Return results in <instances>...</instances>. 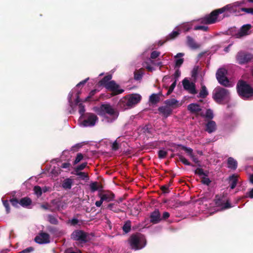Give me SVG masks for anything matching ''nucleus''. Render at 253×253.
<instances>
[{
    "instance_id": "864d4df0",
    "label": "nucleus",
    "mask_w": 253,
    "mask_h": 253,
    "mask_svg": "<svg viewBox=\"0 0 253 253\" xmlns=\"http://www.w3.org/2000/svg\"><path fill=\"white\" fill-rule=\"evenodd\" d=\"M11 205L15 207H18V205L19 204V201L16 198H13L10 200Z\"/></svg>"
},
{
    "instance_id": "4d7b16f0",
    "label": "nucleus",
    "mask_w": 253,
    "mask_h": 253,
    "mask_svg": "<svg viewBox=\"0 0 253 253\" xmlns=\"http://www.w3.org/2000/svg\"><path fill=\"white\" fill-rule=\"evenodd\" d=\"M209 28L206 26H196L194 27V30H202L203 31H207Z\"/></svg>"
},
{
    "instance_id": "0eeeda50",
    "label": "nucleus",
    "mask_w": 253,
    "mask_h": 253,
    "mask_svg": "<svg viewBox=\"0 0 253 253\" xmlns=\"http://www.w3.org/2000/svg\"><path fill=\"white\" fill-rule=\"evenodd\" d=\"M253 59L252 54L245 51L238 52L236 56L237 62L240 65L247 64L251 62Z\"/></svg>"
},
{
    "instance_id": "052dcab7",
    "label": "nucleus",
    "mask_w": 253,
    "mask_h": 253,
    "mask_svg": "<svg viewBox=\"0 0 253 253\" xmlns=\"http://www.w3.org/2000/svg\"><path fill=\"white\" fill-rule=\"evenodd\" d=\"M160 55V52L157 51H153L151 52L150 57L154 59L157 58Z\"/></svg>"
},
{
    "instance_id": "a19ab883",
    "label": "nucleus",
    "mask_w": 253,
    "mask_h": 253,
    "mask_svg": "<svg viewBox=\"0 0 253 253\" xmlns=\"http://www.w3.org/2000/svg\"><path fill=\"white\" fill-rule=\"evenodd\" d=\"M152 127L149 125H146L142 128V131L144 133L146 134H151L152 133Z\"/></svg>"
},
{
    "instance_id": "6e6552de",
    "label": "nucleus",
    "mask_w": 253,
    "mask_h": 253,
    "mask_svg": "<svg viewBox=\"0 0 253 253\" xmlns=\"http://www.w3.org/2000/svg\"><path fill=\"white\" fill-rule=\"evenodd\" d=\"M239 6L240 3L237 2L226 5L218 9L220 14L224 13V17H228L230 14L236 12L237 7Z\"/></svg>"
},
{
    "instance_id": "c9c22d12",
    "label": "nucleus",
    "mask_w": 253,
    "mask_h": 253,
    "mask_svg": "<svg viewBox=\"0 0 253 253\" xmlns=\"http://www.w3.org/2000/svg\"><path fill=\"white\" fill-rule=\"evenodd\" d=\"M194 173L195 174H197L199 176H208L209 175V171H204L203 169L202 168H197L195 171Z\"/></svg>"
},
{
    "instance_id": "09e8293b",
    "label": "nucleus",
    "mask_w": 253,
    "mask_h": 253,
    "mask_svg": "<svg viewBox=\"0 0 253 253\" xmlns=\"http://www.w3.org/2000/svg\"><path fill=\"white\" fill-rule=\"evenodd\" d=\"M142 73L140 71H136L134 73V79L135 80H139L142 79Z\"/></svg>"
},
{
    "instance_id": "6ab92c4d",
    "label": "nucleus",
    "mask_w": 253,
    "mask_h": 253,
    "mask_svg": "<svg viewBox=\"0 0 253 253\" xmlns=\"http://www.w3.org/2000/svg\"><path fill=\"white\" fill-rule=\"evenodd\" d=\"M216 129V125L214 121L210 120L206 125L205 130L209 133L214 132Z\"/></svg>"
},
{
    "instance_id": "6e6d98bb",
    "label": "nucleus",
    "mask_w": 253,
    "mask_h": 253,
    "mask_svg": "<svg viewBox=\"0 0 253 253\" xmlns=\"http://www.w3.org/2000/svg\"><path fill=\"white\" fill-rule=\"evenodd\" d=\"M2 203L3 206L5 207L6 209V211L7 213H9L10 212V207L7 200H3Z\"/></svg>"
},
{
    "instance_id": "4be33fe9",
    "label": "nucleus",
    "mask_w": 253,
    "mask_h": 253,
    "mask_svg": "<svg viewBox=\"0 0 253 253\" xmlns=\"http://www.w3.org/2000/svg\"><path fill=\"white\" fill-rule=\"evenodd\" d=\"M187 42L188 45L192 49H196L200 47V45L196 43L194 40L190 36L187 37Z\"/></svg>"
},
{
    "instance_id": "e433bc0d",
    "label": "nucleus",
    "mask_w": 253,
    "mask_h": 253,
    "mask_svg": "<svg viewBox=\"0 0 253 253\" xmlns=\"http://www.w3.org/2000/svg\"><path fill=\"white\" fill-rule=\"evenodd\" d=\"M208 95V91L205 85H202L199 96L201 98H206Z\"/></svg>"
},
{
    "instance_id": "3c124183",
    "label": "nucleus",
    "mask_w": 253,
    "mask_h": 253,
    "mask_svg": "<svg viewBox=\"0 0 253 253\" xmlns=\"http://www.w3.org/2000/svg\"><path fill=\"white\" fill-rule=\"evenodd\" d=\"M167 154L168 153L167 151L163 150H160L158 151V157L160 159H164L166 157Z\"/></svg>"
},
{
    "instance_id": "774afa93",
    "label": "nucleus",
    "mask_w": 253,
    "mask_h": 253,
    "mask_svg": "<svg viewBox=\"0 0 253 253\" xmlns=\"http://www.w3.org/2000/svg\"><path fill=\"white\" fill-rule=\"evenodd\" d=\"M198 67H195L192 71V76L193 77H195L197 76L198 74Z\"/></svg>"
},
{
    "instance_id": "8fccbe9b",
    "label": "nucleus",
    "mask_w": 253,
    "mask_h": 253,
    "mask_svg": "<svg viewBox=\"0 0 253 253\" xmlns=\"http://www.w3.org/2000/svg\"><path fill=\"white\" fill-rule=\"evenodd\" d=\"M207 177L208 176H205L202 177L201 178L202 179L201 182L204 184H205L207 185H209L211 182V180L210 179V178H209Z\"/></svg>"
},
{
    "instance_id": "4468645a",
    "label": "nucleus",
    "mask_w": 253,
    "mask_h": 253,
    "mask_svg": "<svg viewBox=\"0 0 253 253\" xmlns=\"http://www.w3.org/2000/svg\"><path fill=\"white\" fill-rule=\"evenodd\" d=\"M98 120V117L96 115L93 113H89L87 114L86 119L84 120L81 123L82 125L84 126H94L96 121Z\"/></svg>"
},
{
    "instance_id": "dca6fc26",
    "label": "nucleus",
    "mask_w": 253,
    "mask_h": 253,
    "mask_svg": "<svg viewBox=\"0 0 253 253\" xmlns=\"http://www.w3.org/2000/svg\"><path fill=\"white\" fill-rule=\"evenodd\" d=\"M252 28L251 24H248L244 25L240 29L238 33H236L235 36L237 38H240L241 37L247 36L250 34V30Z\"/></svg>"
},
{
    "instance_id": "338daca9",
    "label": "nucleus",
    "mask_w": 253,
    "mask_h": 253,
    "mask_svg": "<svg viewBox=\"0 0 253 253\" xmlns=\"http://www.w3.org/2000/svg\"><path fill=\"white\" fill-rule=\"evenodd\" d=\"M82 146V145L81 144L78 143L74 146H72L71 148V151H77L78 150L79 148H80Z\"/></svg>"
},
{
    "instance_id": "5701e85b",
    "label": "nucleus",
    "mask_w": 253,
    "mask_h": 253,
    "mask_svg": "<svg viewBox=\"0 0 253 253\" xmlns=\"http://www.w3.org/2000/svg\"><path fill=\"white\" fill-rule=\"evenodd\" d=\"M238 175L235 174H233L229 177L228 179L230 183V187L231 189H233L236 186L238 182Z\"/></svg>"
},
{
    "instance_id": "37998d69",
    "label": "nucleus",
    "mask_w": 253,
    "mask_h": 253,
    "mask_svg": "<svg viewBox=\"0 0 253 253\" xmlns=\"http://www.w3.org/2000/svg\"><path fill=\"white\" fill-rule=\"evenodd\" d=\"M84 159V156L82 153H78L77 156L76 157L75 160L73 162V164L74 165L77 164L79 162H80Z\"/></svg>"
},
{
    "instance_id": "f257e3e1",
    "label": "nucleus",
    "mask_w": 253,
    "mask_h": 253,
    "mask_svg": "<svg viewBox=\"0 0 253 253\" xmlns=\"http://www.w3.org/2000/svg\"><path fill=\"white\" fill-rule=\"evenodd\" d=\"M212 98L217 103L225 104L230 100V92L222 87H216L214 90Z\"/></svg>"
},
{
    "instance_id": "9d476101",
    "label": "nucleus",
    "mask_w": 253,
    "mask_h": 253,
    "mask_svg": "<svg viewBox=\"0 0 253 253\" xmlns=\"http://www.w3.org/2000/svg\"><path fill=\"white\" fill-rule=\"evenodd\" d=\"M105 88L111 91V94L112 96L121 94L124 92V90L120 88V85L117 84L115 81L113 80L110 81V83L108 84L107 86Z\"/></svg>"
},
{
    "instance_id": "b1692460",
    "label": "nucleus",
    "mask_w": 253,
    "mask_h": 253,
    "mask_svg": "<svg viewBox=\"0 0 253 253\" xmlns=\"http://www.w3.org/2000/svg\"><path fill=\"white\" fill-rule=\"evenodd\" d=\"M228 168L233 170H235L237 168L238 163L232 157H229L227 159Z\"/></svg>"
},
{
    "instance_id": "1a4fd4ad",
    "label": "nucleus",
    "mask_w": 253,
    "mask_h": 253,
    "mask_svg": "<svg viewBox=\"0 0 253 253\" xmlns=\"http://www.w3.org/2000/svg\"><path fill=\"white\" fill-rule=\"evenodd\" d=\"M88 234L83 230H75L71 235L72 239L75 241H78L80 243H85L88 241Z\"/></svg>"
},
{
    "instance_id": "680f3d73",
    "label": "nucleus",
    "mask_w": 253,
    "mask_h": 253,
    "mask_svg": "<svg viewBox=\"0 0 253 253\" xmlns=\"http://www.w3.org/2000/svg\"><path fill=\"white\" fill-rule=\"evenodd\" d=\"M190 157L192 159L193 161L194 162H195L197 165L198 166H199V167L201 166V162L198 160V159L194 155H193Z\"/></svg>"
},
{
    "instance_id": "39448f33",
    "label": "nucleus",
    "mask_w": 253,
    "mask_h": 253,
    "mask_svg": "<svg viewBox=\"0 0 253 253\" xmlns=\"http://www.w3.org/2000/svg\"><path fill=\"white\" fill-rule=\"evenodd\" d=\"M141 96L138 94H132L128 97H125L119 102V105L124 109H126L140 102Z\"/></svg>"
},
{
    "instance_id": "c03bdc74",
    "label": "nucleus",
    "mask_w": 253,
    "mask_h": 253,
    "mask_svg": "<svg viewBox=\"0 0 253 253\" xmlns=\"http://www.w3.org/2000/svg\"><path fill=\"white\" fill-rule=\"evenodd\" d=\"M34 190L35 194H36L38 197H40L42 195V190L40 186H35L34 188Z\"/></svg>"
},
{
    "instance_id": "393cba45",
    "label": "nucleus",
    "mask_w": 253,
    "mask_h": 253,
    "mask_svg": "<svg viewBox=\"0 0 253 253\" xmlns=\"http://www.w3.org/2000/svg\"><path fill=\"white\" fill-rule=\"evenodd\" d=\"M112 78V76L111 75L105 76L99 82V85L105 87L106 86H107L108 84L110 83V81H111Z\"/></svg>"
},
{
    "instance_id": "20e7f679",
    "label": "nucleus",
    "mask_w": 253,
    "mask_h": 253,
    "mask_svg": "<svg viewBox=\"0 0 253 253\" xmlns=\"http://www.w3.org/2000/svg\"><path fill=\"white\" fill-rule=\"evenodd\" d=\"M97 114L100 116L104 117L106 114L112 118L111 122L115 120L119 116V112L115 109L110 104H102L97 109Z\"/></svg>"
},
{
    "instance_id": "69168bd1",
    "label": "nucleus",
    "mask_w": 253,
    "mask_h": 253,
    "mask_svg": "<svg viewBox=\"0 0 253 253\" xmlns=\"http://www.w3.org/2000/svg\"><path fill=\"white\" fill-rule=\"evenodd\" d=\"M34 251V248L32 247H30L25 250L21 251L19 253H29Z\"/></svg>"
},
{
    "instance_id": "7ed1b4c3",
    "label": "nucleus",
    "mask_w": 253,
    "mask_h": 253,
    "mask_svg": "<svg viewBox=\"0 0 253 253\" xmlns=\"http://www.w3.org/2000/svg\"><path fill=\"white\" fill-rule=\"evenodd\" d=\"M236 88L239 95L243 99L249 98L253 96V88L246 81H239Z\"/></svg>"
},
{
    "instance_id": "aec40b11",
    "label": "nucleus",
    "mask_w": 253,
    "mask_h": 253,
    "mask_svg": "<svg viewBox=\"0 0 253 253\" xmlns=\"http://www.w3.org/2000/svg\"><path fill=\"white\" fill-rule=\"evenodd\" d=\"M187 109L192 113H198L202 110L200 106L196 103H191L187 106Z\"/></svg>"
},
{
    "instance_id": "603ef678",
    "label": "nucleus",
    "mask_w": 253,
    "mask_h": 253,
    "mask_svg": "<svg viewBox=\"0 0 253 253\" xmlns=\"http://www.w3.org/2000/svg\"><path fill=\"white\" fill-rule=\"evenodd\" d=\"M205 117L208 119H212L213 118V114L212 111L209 109L207 110Z\"/></svg>"
},
{
    "instance_id": "412c9836",
    "label": "nucleus",
    "mask_w": 253,
    "mask_h": 253,
    "mask_svg": "<svg viewBox=\"0 0 253 253\" xmlns=\"http://www.w3.org/2000/svg\"><path fill=\"white\" fill-rule=\"evenodd\" d=\"M158 111L165 117H168L172 113V110L166 105L165 106L159 107Z\"/></svg>"
},
{
    "instance_id": "c85d7f7f",
    "label": "nucleus",
    "mask_w": 253,
    "mask_h": 253,
    "mask_svg": "<svg viewBox=\"0 0 253 253\" xmlns=\"http://www.w3.org/2000/svg\"><path fill=\"white\" fill-rule=\"evenodd\" d=\"M178 102V101L175 99L170 98L165 100L164 103L169 107H174L177 106Z\"/></svg>"
},
{
    "instance_id": "2eb2a0df",
    "label": "nucleus",
    "mask_w": 253,
    "mask_h": 253,
    "mask_svg": "<svg viewBox=\"0 0 253 253\" xmlns=\"http://www.w3.org/2000/svg\"><path fill=\"white\" fill-rule=\"evenodd\" d=\"M182 84L184 89L188 91L189 93L192 94H195L197 93L195 84L194 83L190 82L187 78H185L182 81Z\"/></svg>"
},
{
    "instance_id": "f704fd0d",
    "label": "nucleus",
    "mask_w": 253,
    "mask_h": 253,
    "mask_svg": "<svg viewBox=\"0 0 253 253\" xmlns=\"http://www.w3.org/2000/svg\"><path fill=\"white\" fill-rule=\"evenodd\" d=\"M107 208L115 213H119L122 211L121 209L116 207V205L114 203L109 204Z\"/></svg>"
},
{
    "instance_id": "7c9ffc66",
    "label": "nucleus",
    "mask_w": 253,
    "mask_h": 253,
    "mask_svg": "<svg viewBox=\"0 0 253 253\" xmlns=\"http://www.w3.org/2000/svg\"><path fill=\"white\" fill-rule=\"evenodd\" d=\"M72 173L79 176V178L81 179H82V180H88L89 179V176L88 175V174L84 172H82V171L75 172L74 171V172H72Z\"/></svg>"
},
{
    "instance_id": "58836bf2",
    "label": "nucleus",
    "mask_w": 253,
    "mask_h": 253,
    "mask_svg": "<svg viewBox=\"0 0 253 253\" xmlns=\"http://www.w3.org/2000/svg\"><path fill=\"white\" fill-rule=\"evenodd\" d=\"M178 146L180 147L181 149L185 151L189 155L190 157H191V156L194 155L193 153V149L192 148L187 147L181 144L178 145Z\"/></svg>"
},
{
    "instance_id": "bb28decb",
    "label": "nucleus",
    "mask_w": 253,
    "mask_h": 253,
    "mask_svg": "<svg viewBox=\"0 0 253 253\" xmlns=\"http://www.w3.org/2000/svg\"><path fill=\"white\" fill-rule=\"evenodd\" d=\"M32 204L31 199L28 197H24L21 198L19 201V205H20L23 207H27L28 206L31 205Z\"/></svg>"
},
{
    "instance_id": "473e14b6",
    "label": "nucleus",
    "mask_w": 253,
    "mask_h": 253,
    "mask_svg": "<svg viewBox=\"0 0 253 253\" xmlns=\"http://www.w3.org/2000/svg\"><path fill=\"white\" fill-rule=\"evenodd\" d=\"M178 31H173L166 37V41L172 40L177 37L179 35Z\"/></svg>"
},
{
    "instance_id": "e2e57ef3",
    "label": "nucleus",
    "mask_w": 253,
    "mask_h": 253,
    "mask_svg": "<svg viewBox=\"0 0 253 253\" xmlns=\"http://www.w3.org/2000/svg\"><path fill=\"white\" fill-rule=\"evenodd\" d=\"M119 148V145L117 142V140L115 141L112 145V149L114 151H117Z\"/></svg>"
},
{
    "instance_id": "cd10ccee",
    "label": "nucleus",
    "mask_w": 253,
    "mask_h": 253,
    "mask_svg": "<svg viewBox=\"0 0 253 253\" xmlns=\"http://www.w3.org/2000/svg\"><path fill=\"white\" fill-rule=\"evenodd\" d=\"M160 94L161 95L162 94L161 93H159V94H152L149 97V101L153 104H157L160 100Z\"/></svg>"
},
{
    "instance_id": "2f4dec72",
    "label": "nucleus",
    "mask_w": 253,
    "mask_h": 253,
    "mask_svg": "<svg viewBox=\"0 0 253 253\" xmlns=\"http://www.w3.org/2000/svg\"><path fill=\"white\" fill-rule=\"evenodd\" d=\"M131 221L130 220H127L122 227L123 231L126 233H128L131 230Z\"/></svg>"
},
{
    "instance_id": "49530a36",
    "label": "nucleus",
    "mask_w": 253,
    "mask_h": 253,
    "mask_svg": "<svg viewBox=\"0 0 253 253\" xmlns=\"http://www.w3.org/2000/svg\"><path fill=\"white\" fill-rule=\"evenodd\" d=\"M170 216V214L168 211H165L163 213L162 215L161 216V214H160V219L161 221L166 220L167 219H168Z\"/></svg>"
},
{
    "instance_id": "a878e982",
    "label": "nucleus",
    "mask_w": 253,
    "mask_h": 253,
    "mask_svg": "<svg viewBox=\"0 0 253 253\" xmlns=\"http://www.w3.org/2000/svg\"><path fill=\"white\" fill-rule=\"evenodd\" d=\"M47 229L50 233L56 236H60L63 234L62 231L59 230L57 228L55 227L48 226Z\"/></svg>"
},
{
    "instance_id": "f8f14e48",
    "label": "nucleus",
    "mask_w": 253,
    "mask_h": 253,
    "mask_svg": "<svg viewBox=\"0 0 253 253\" xmlns=\"http://www.w3.org/2000/svg\"><path fill=\"white\" fill-rule=\"evenodd\" d=\"M215 205L217 207H221L222 210H226L231 208V205L228 201L225 202L223 196L216 195L214 199Z\"/></svg>"
},
{
    "instance_id": "ea45409f",
    "label": "nucleus",
    "mask_w": 253,
    "mask_h": 253,
    "mask_svg": "<svg viewBox=\"0 0 253 253\" xmlns=\"http://www.w3.org/2000/svg\"><path fill=\"white\" fill-rule=\"evenodd\" d=\"M48 221L52 224L57 225L58 224L57 219L52 215L49 214L47 216Z\"/></svg>"
},
{
    "instance_id": "de8ad7c7",
    "label": "nucleus",
    "mask_w": 253,
    "mask_h": 253,
    "mask_svg": "<svg viewBox=\"0 0 253 253\" xmlns=\"http://www.w3.org/2000/svg\"><path fill=\"white\" fill-rule=\"evenodd\" d=\"M176 84V80H175L174 82L170 85L169 86V90L167 93V95H169L173 90L175 88Z\"/></svg>"
},
{
    "instance_id": "bf43d9fd",
    "label": "nucleus",
    "mask_w": 253,
    "mask_h": 253,
    "mask_svg": "<svg viewBox=\"0 0 253 253\" xmlns=\"http://www.w3.org/2000/svg\"><path fill=\"white\" fill-rule=\"evenodd\" d=\"M184 62L183 58H179L175 60V67H179L181 66Z\"/></svg>"
},
{
    "instance_id": "ddd939ff",
    "label": "nucleus",
    "mask_w": 253,
    "mask_h": 253,
    "mask_svg": "<svg viewBox=\"0 0 253 253\" xmlns=\"http://www.w3.org/2000/svg\"><path fill=\"white\" fill-rule=\"evenodd\" d=\"M34 240L39 244H48L50 242V236L48 233L42 231L35 237Z\"/></svg>"
},
{
    "instance_id": "5fc2aeb1",
    "label": "nucleus",
    "mask_w": 253,
    "mask_h": 253,
    "mask_svg": "<svg viewBox=\"0 0 253 253\" xmlns=\"http://www.w3.org/2000/svg\"><path fill=\"white\" fill-rule=\"evenodd\" d=\"M79 112L81 114V116H83L85 112L84 106L82 103H79Z\"/></svg>"
},
{
    "instance_id": "9b49d317",
    "label": "nucleus",
    "mask_w": 253,
    "mask_h": 253,
    "mask_svg": "<svg viewBox=\"0 0 253 253\" xmlns=\"http://www.w3.org/2000/svg\"><path fill=\"white\" fill-rule=\"evenodd\" d=\"M220 14L219 9H216L213 10L211 13L205 17L202 20V22L206 24H211L216 22L218 15Z\"/></svg>"
},
{
    "instance_id": "a211bd4d",
    "label": "nucleus",
    "mask_w": 253,
    "mask_h": 253,
    "mask_svg": "<svg viewBox=\"0 0 253 253\" xmlns=\"http://www.w3.org/2000/svg\"><path fill=\"white\" fill-rule=\"evenodd\" d=\"M98 196L102 200L106 202L113 201L115 198V194L110 191H104L103 193H99L98 194Z\"/></svg>"
},
{
    "instance_id": "423d86ee",
    "label": "nucleus",
    "mask_w": 253,
    "mask_h": 253,
    "mask_svg": "<svg viewBox=\"0 0 253 253\" xmlns=\"http://www.w3.org/2000/svg\"><path fill=\"white\" fill-rule=\"evenodd\" d=\"M227 74V71L225 68H219L216 71V78L221 85L225 87H231L232 85L226 77Z\"/></svg>"
},
{
    "instance_id": "f03ea898",
    "label": "nucleus",
    "mask_w": 253,
    "mask_h": 253,
    "mask_svg": "<svg viewBox=\"0 0 253 253\" xmlns=\"http://www.w3.org/2000/svg\"><path fill=\"white\" fill-rule=\"evenodd\" d=\"M128 243L132 249L138 250L144 248L146 244V239L140 233L132 234L128 239Z\"/></svg>"
},
{
    "instance_id": "79ce46f5",
    "label": "nucleus",
    "mask_w": 253,
    "mask_h": 253,
    "mask_svg": "<svg viewBox=\"0 0 253 253\" xmlns=\"http://www.w3.org/2000/svg\"><path fill=\"white\" fill-rule=\"evenodd\" d=\"M87 163L84 162L79 166H78L76 168L74 169L75 172H78L80 171L81 170H83L86 166H87Z\"/></svg>"
},
{
    "instance_id": "0e129e2a",
    "label": "nucleus",
    "mask_w": 253,
    "mask_h": 253,
    "mask_svg": "<svg viewBox=\"0 0 253 253\" xmlns=\"http://www.w3.org/2000/svg\"><path fill=\"white\" fill-rule=\"evenodd\" d=\"M41 208L45 210H49L51 211H54L50 209V206L48 204H42L41 205Z\"/></svg>"
},
{
    "instance_id": "13d9d810",
    "label": "nucleus",
    "mask_w": 253,
    "mask_h": 253,
    "mask_svg": "<svg viewBox=\"0 0 253 253\" xmlns=\"http://www.w3.org/2000/svg\"><path fill=\"white\" fill-rule=\"evenodd\" d=\"M241 11L253 15V8L243 7L241 8Z\"/></svg>"
},
{
    "instance_id": "4c0bfd02",
    "label": "nucleus",
    "mask_w": 253,
    "mask_h": 253,
    "mask_svg": "<svg viewBox=\"0 0 253 253\" xmlns=\"http://www.w3.org/2000/svg\"><path fill=\"white\" fill-rule=\"evenodd\" d=\"M90 190L91 192H94L95 191L99 190V187L98 186V183L97 182H92L89 184Z\"/></svg>"
},
{
    "instance_id": "72a5a7b5",
    "label": "nucleus",
    "mask_w": 253,
    "mask_h": 253,
    "mask_svg": "<svg viewBox=\"0 0 253 253\" xmlns=\"http://www.w3.org/2000/svg\"><path fill=\"white\" fill-rule=\"evenodd\" d=\"M176 156L178 157L179 160L185 165L187 166H191L192 167H195V165L192 164L190 163L185 158H184L183 156H182L180 154H177Z\"/></svg>"
},
{
    "instance_id": "f3484780",
    "label": "nucleus",
    "mask_w": 253,
    "mask_h": 253,
    "mask_svg": "<svg viewBox=\"0 0 253 253\" xmlns=\"http://www.w3.org/2000/svg\"><path fill=\"white\" fill-rule=\"evenodd\" d=\"M150 221L153 224H158L161 222L160 212L157 209L152 212L150 214Z\"/></svg>"
},
{
    "instance_id": "c756f323",
    "label": "nucleus",
    "mask_w": 253,
    "mask_h": 253,
    "mask_svg": "<svg viewBox=\"0 0 253 253\" xmlns=\"http://www.w3.org/2000/svg\"><path fill=\"white\" fill-rule=\"evenodd\" d=\"M73 184V180L70 178L65 179L62 184V187L65 189H70Z\"/></svg>"
},
{
    "instance_id": "a18cd8bd",
    "label": "nucleus",
    "mask_w": 253,
    "mask_h": 253,
    "mask_svg": "<svg viewBox=\"0 0 253 253\" xmlns=\"http://www.w3.org/2000/svg\"><path fill=\"white\" fill-rule=\"evenodd\" d=\"M97 92V89H93L89 93V95L85 98L84 100V102H87L90 101V99L94 96Z\"/></svg>"
}]
</instances>
